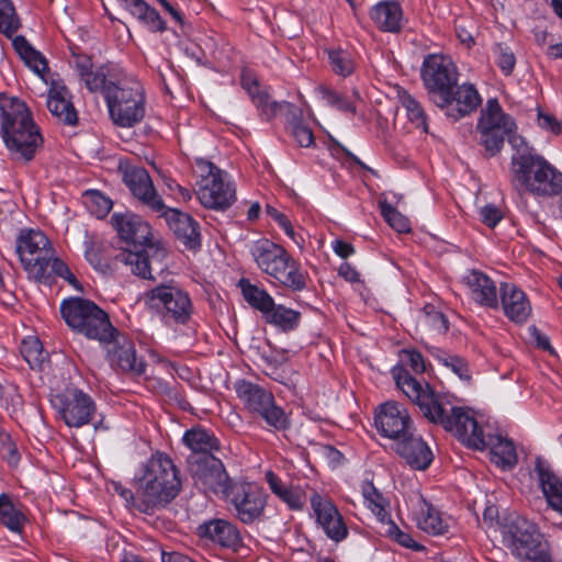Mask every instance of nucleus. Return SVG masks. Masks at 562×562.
Returning a JSON list of instances; mask_svg holds the SVG:
<instances>
[{"instance_id":"49","label":"nucleus","mask_w":562,"mask_h":562,"mask_svg":"<svg viewBox=\"0 0 562 562\" xmlns=\"http://www.w3.org/2000/svg\"><path fill=\"white\" fill-rule=\"evenodd\" d=\"M384 524L387 526L385 531L386 537L395 541L401 547L417 552L424 549V547L415 541L408 532L401 530L392 518H390L389 521H385Z\"/></svg>"},{"instance_id":"21","label":"nucleus","mask_w":562,"mask_h":562,"mask_svg":"<svg viewBox=\"0 0 562 562\" xmlns=\"http://www.w3.org/2000/svg\"><path fill=\"white\" fill-rule=\"evenodd\" d=\"M225 172L207 178L206 183L200 184L198 199L204 207L225 211L236 200L235 189L231 182L224 180Z\"/></svg>"},{"instance_id":"48","label":"nucleus","mask_w":562,"mask_h":562,"mask_svg":"<svg viewBox=\"0 0 562 562\" xmlns=\"http://www.w3.org/2000/svg\"><path fill=\"white\" fill-rule=\"evenodd\" d=\"M495 64L505 76H512L516 66V56L513 49L505 43H496L493 47Z\"/></svg>"},{"instance_id":"59","label":"nucleus","mask_w":562,"mask_h":562,"mask_svg":"<svg viewBox=\"0 0 562 562\" xmlns=\"http://www.w3.org/2000/svg\"><path fill=\"white\" fill-rule=\"evenodd\" d=\"M144 552H146L147 555H143V562H161L167 553L158 542L146 536H143V553Z\"/></svg>"},{"instance_id":"3","label":"nucleus","mask_w":562,"mask_h":562,"mask_svg":"<svg viewBox=\"0 0 562 562\" xmlns=\"http://www.w3.org/2000/svg\"><path fill=\"white\" fill-rule=\"evenodd\" d=\"M0 133L16 160L30 161L43 143L26 104L3 94L0 95Z\"/></svg>"},{"instance_id":"45","label":"nucleus","mask_w":562,"mask_h":562,"mask_svg":"<svg viewBox=\"0 0 562 562\" xmlns=\"http://www.w3.org/2000/svg\"><path fill=\"white\" fill-rule=\"evenodd\" d=\"M123 182L128 187L133 195L140 199V169L128 158H121L117 166Z\"/></svg>"},{"instance_id":"56","label":"nucleus","mask_w":562,"mask_h":562,"mask_svg":"<svg viewBox=\"0 0 562 562\" xmlns=\"http://www.w3.org/2000/svg\"><path fill=\"white\" fill-rule=\"evenodd\" d=\"M143 23L151 32H162L166 30V22L159 12L143 0Z\"/></svg>"},{"instance_id":"18","label":"nucleus","mask_w":562,"mask_h":562,"mask_svg":"<svg viewBox=\"0 0 562 562\" xmlns=\"http://www.w3.org/2000/svg\"><path fill=\"white\" fill-rule=\"evenodd\" d=\"M393 449L414 470L424 471L434 460L431 449L422 436L415 432V428L394 441Z\"/></svg>"},{"instance_id":"23","label":"nucleus","mask_w":562,"mask_h":562,"mask_svg":"<svg viewBox=\"0 0 562 562\" xmlns=\"http://www.w3.org/2000/svg\"><path fill=\"white\" fill-rule=\"evenodd\" d=\"M201 538L233 551H237L243 544V538L238 528L231 521L221 518L210 519L198 528Z\"/></svg>"},{"instance_id":"40","label":"nucleus","mask_w":562,"mask_h":562,"mask_svg":"<svg viewBox=\"0 0 562 562\" xmlns=\"http://www.w3.org/2000/svg\"><path fill=\"white\" fill-rule=\"evenodd\" d=\"M13 46L24 63L38 76L43 77L47 70L46 59L35 50L23 36L13 40Z\"/></svg>"},{"instance_id":"57","label":"nucleus","mask_w":562,"mask_h":562,"mask_svg":"<svg viewBox=\"0 0 562 562\" xmlns=\"http://www.w3.org/2000/svg\"><path fill=\"white\" fill-rule=\"evenodd\" d=\"M278 498L292 510H301L304 507V493L299 487L288 486L278 495Z\"/></svg>"},{"instance_id":"61","label":"nucleus","mask_w":562,"mask_h":562,"mask_svg":"<svg viewBox=\"0 0 562 562\" xmlns=\"http://www.w3.org/2000/svg\"><path fill=\"white\" fill-rule=\"evenodd\" d=\"M194 166L196 168V172L201 177L200 184L206 183L207 178H213V177H216L217 173L224 172L217 166H215L212 161H210L205 158H202V157H196L194 159Z\"/></svg>"},{"instance_id":"19","label":"nucleus","mask_w":562,"mask_h":562,"mask_svg":"<svg viewBox=\"0 0 562 562\" xmlns=\"http://www.w3.org/2000/svg\"><path fill=\"white\" fill-rule=\"evenodd\" d=\"M446 104H437L445 114L454 122L471 115L482 104V97L471 82H463L451 89V95Z\"/></svg>"},{"instance_id":"37","label":"nucleus","mask_w":562,"mask_h":562,"mask_svg":"<svg viewBox=\"0 0 562 562\" xmlns=\"http://www.w3.org/2000/svg\"><path fill=\"white\" fill-rule=\"evenodd\" d=\"M237 285L247 304L260 312L262 317L269 313L270 307H273L276 301L263 286L254 284L246 278H241Z\"/></svg>"},{"instance_id":"22","label":"nucleus","mask_w":562,"mask_h":562,"mask_svg":"<svg viewBox=\"0 0 562 562\" xmlns=\"http://www.w3.org/2000/svg\"><path fill=\"white\" fill-rule=\"evenodd\" d=\"M504 315L513 323L522 325L531 315V304L528 295L516 284L502 282L498 299Z\"/></svg>"},{"instance_id":"17","label":"nucleus","mask_w":562,"mask_h":562,"mask_svg":"<svg viewBox=\"0 0 562 562\" xmlns=\"http://www.w3.org/2000/svg\"><path fill=\"white\" fill-rule=\"evenodd\" d=\"M105 100L114 122L121 126H132L137 123L138 102L134 100V91L126 83L109 82L105 89Z\"/></svg>"},{"instance_id":"2","label":"nucleus","mask_w":562,"mask_h":562,"mask_svg":"<svg viewBox=\"0 0 562 562\" xmlns=\"http://www.w3.org/2000/svg\"><path fill=\"white\" fill-rule=\"evenodd\" d=\"M394 374L396 387L418 407L428 423L453 434L467 447L484 446L483 429L465 407L454 405L449 395L435 391L428 382H422L400 368Z\"/></svg>"},{"instance_id":"5","label":"nucleus","mask_w":562,"mask_h":562,"mask_svg":"<svg viewBox=\"0 0 562 562\" xmlns=\"http://www.w3.org/2000/svg\"><path fill=\"white\" fill-rule=\"evenodd\" d=\"M249 254L257 268L284 289L292 292L307 289L308 272L302 269L300 261L283 246L268 238H260L249 245Z\"/></svg>"},{"instance_id":"46","label":"nucleus","mask_w":562,"mask_h":562,"mask_svg":"<svg viewBox=\"0 0 562 562\" xmlns=\"http://www.w3.org/2000/svg\"><path fill=\"white\" fill-rule=\"evenodd\" d=\"M286 130L300 147L308 148L315 145L314 134L311 127L304 123L302 117L293 116L289 121Z\"/></svg>"},{"instance_id":"41","label":"nucleus","mask_w":562,"mask_h":562,"mask_svg":"<svg viewBox=\"0 0 562 562\" xmlns=\"http://www.w3.org/2000/svg\"><path fill=\"white\" fill-rule=\"evenodd\" d=\"M21 355L33 370L42 371L48 362V356L37 337L30 336L21 344Z\"/></svg>"},{"instance_id":"32","label":"nucleus","mask_w":562,"mask_h":562,"mask_svg":"<svg viewBox=\"0 0 562 562\" xmlns=\"http://www.w3.org/2000/svg\"><path fill=\"white\" fill-rule=\"evenodd\" d=\"M252 416L260 419L263 423L262 428L269 432H283L291 428L290 415L277 403L276 398H272Z\"/></svg>"},{"instance_id":"11","label":"nucleus","mask_w":562,"mask_h":562,"mask_svg":"<svg viewBox=\"0 0 562 562\" xmlns=\"http://www.w3.org/2000/svg\"><path fill=\"white\" fill-rule=\"evenodd\" d=\"M221 498L228 505L234 516L245 525H252L259 520L267 505L265 491L244 477H235Z\"/></svg>"},{"instance_id":"31","label":"nucleus","mask_w":562,"mask_h":562,"mask_svg":"<svg viewBox=\"0 0 562 562\" xmlns=\"http://www.w3.org/2000/svg\"><path fill=\"white\" fill-rule=\"evenodd\" d=\"M484 446L475 448L476 450L491 449L494 462L502 469H512L517 463V453L512 440L501 436H485L483 434Z\"/></svg>"},{"instance_id":"9","label":"nucleus","mask_w":562,"mask_h":562,"mask_svg":"<svg viewBox=\"0 0 562 562\" xmlns=\"http://www.w3.org/2000/svg\"><path fill=\"white\" fill-rule=\"evenodd\" d=\"M143 300L147 308L157 314L167 326L187 325L193 313L189 293L172 282H160L146 289Z\"/></svg>"},{"instance_id":"16","label":"nucleus","mask_w":562,"mask_h":562,"mask_svg":"<svg viewBox=\"0 0 562 562\" xmlns=\"http://www.w3.org/2000/svg\"><path fill=\"white\" fill-rule=\"evenodd\" d=\"M310 503L317 524L330 540L340 542L348 537L349 532L345 520L329 497L313 492Z\"/></svg>"},{"instance_id":"34","label":"nucleus","mask_w":562,"mask_h":562,"mask_svg":"<svg viewBox=\"0 0 562 562\" xmlns=\"http://www.w3.org/2000/svg\"><path fill=\"white\" fill-rule=\"evenodd\" d=\"M262 319L266 324L282 333H291L299 328L302 314L296 310L274 302L273 307H270L269 313H266Z\"/></svg>"},{"instance_id":"62","label":"nucleus","mask_w":562,"mask_h":562,"mask_svg":"<svg viewBox=\"0 0 562 562\" xmlns=\"http://www.w3.org/2000/svg\"><path fill=\"white\" fill-rule=\"evenodd\" d=\"M480 218L487 227L494 228L503 220V213L496 205L486 204L480 210Z\"/></svg>"},{"instance_id":"15","label":"nucleus","mask_w":562,"mask_h":562,"mask_svg":"<svg viewBox=\"0 0 562 562\" xmlns=\"http://www.w3.org/2000/svg\"><path fill=\"white\" fill-rule=\"evenodd\" d=\"M55 406L69 427H81L88 424L94 413V403L89 395L80 390H67L56 396Z\"/></svg>"},{"instance_id":"26","label":"nucleus","mask_w":562,"mask_h":562,"mask_svg":"<svg viewBox=\"0 0 562 562\" xmlns=\"http://www.w3.org/2000/svg\"><path fill=\"white\" fill-rule=\"evenodd\" d=\"M369 16L376 29L383 33L397 34L404 27V11L396 0H381L369 11Z\"/></svg>"},{"instance_id":"14","label":"nucleus","mask_w":562,"mask_h":562,"mask_svg":"<svg viewBox=\"0 0 562 562\" xmlns=\"http://www.w3.org/2000/svg\"><path fill=\"white\" fill-rule=\"evenodd\" d=\"M374 425L382 437L391 439L393 442L414 429L408 411L394 401L385 402L378 407Z\"/></svg>"},{"instance_id":"24","label":"nucleus","mask_w":562,"mask_h":562,"mask_svg":"<svg viewBox=\"0 0 562 562\" xmlns=\"http://www.w3.org/2000/svg\"><path fill=\"white\" fill-rule=\"evenodd\" d=\"M535 472L548 507L562 516V477L553 470L548 460L537 457Z\"/></svg>"},{"instance_id":"64","label":"nucleus","mask_w":562,"mask_h":562,"mask_svg":"<svg viewBox=\"0 0 562 562\" xmlns=\"http://www.w3.org/2000/svg\"><path fill=\"white\" fill-rule=\"evenodd\" d=\"M331 248L341 259H347L356 252L353 245L342 239H335L331 243Z\"/></svg>"},{"instance_id":"29","label":"nucleus","mask_w":562,"mask_h":562,"mask_svg":"<svg viewBox=\"0 0 562 562\" xmlns=\"http://www.w3.org/2000/svg\"><path fill=\"white\" fill-rule=\"evenodd\" d=\"M234 391L250 415H254L274 398L270 391L246 379L237 380L234 383Z\"/></svg>"},{"instance_id":"51","label":"nucleus","mask_w":562,"mask_h":562,"mask_svg":"<svg viewBox=\"0 0 562 562\" xmlns=\"http://www.w3.org/2000/svg\"><path fill=\"white\" fill-rule=\"evenodd\" d=\"M437 359L440 363L457 374L461 380H470L471 375L469 364L462 357L442 352L437 357Z\"/></svg>"},{"instance_id":"28","label":"nucleus","mask_w":562,"mask_h":562,"mask_svg":"<svg viewBox=\"0 0 562 562\" xmlns=\"http://www.w3.org/2000/svg\"><path fill=\"white\" fill-rule=\"evenodd\" d=\"M103 345L106 347V357L112 367L135 375L139 374L140 369L136 367V350L130 340L120 337L116 330L111 342Z\"/></svg>"},{"instance_id":"8","label":"nucleus","mask_w":562,"mask_h":562,"mask_svg":"<svg viewBox=\"0 0 562 562\" xmlns=\"http://www.w3.org/2000/svg\"><path fill=\"white\" fill-rule=\"evenodd\" d=\"M503 536L519 561L552 562L548 541L538 526L525 517H510L504 526Z\"/></svg>"},{"instance_id":"42","label":"nucleus","mask_w":562,"mask_h":562,"mask_svg":"<svg viewBox=\"0 0 562 562\" xmlns=\"http://www.w3.org/2000/svg\"><path fill=\"white\" fill-rule=\"evenodd\" d=\"M0 519L13 532H21L26 521L24 514L13 504L7 494L0 495Z\"/></svg>"},{"instance_id":"27","label":"nucleus","mask_w":562,"mask_h":562,"mask_svg":"<svg viewBox=\"0 0 562 562\" xmlns=\"http://www.w3.org/2000/svg\"><path fill=\"white\" fill-rule=\"evenodd\" d=\"M165 220L177 239L180 240L187 249L198 250L201 248L202 238L200 224L190 214L173 209Z\"/></svg>"},{"instance_id":"43","label":"nucleus","mask_w":562,"mask_h":562,"mask_svg":"<svg viewBox=\"0 0 562 562\" xmlns=\"http://www.w3.org/2000/svg\"><path fill=\"white\" fill-rule=\"evenodd\" d=\"M398 99L402 106L406 111L408 120L417 127L422 128L425 133L428 132V117L427 114L417 99L406 90L398 93Z\"/></svg>"},{"instance_id":"1","label":"nucleus","mask_w":562,"mask_h":562,"mask_svg":"<svg viewBox=\"0 0 562 562\" xmlns=\"http://www.w3.org/2000/svg\"><path fill=\"white\" fill-rule=\"evenodd\" d=\"M475 128L486 157L498 155L505 140L513 147L512 182L517 190L536 198L562 195V171L528 147L525 138L517 134L514 117L503 110L496 98L486 101Z\"/></svg>"},{"instance_id":"13","label":"nucleus","mask_w":562,"mask_h":562,"mask_svg":"<svg viewBox=\"0 0 562 562\" xmlns=\"http://www.w3.org/2000/svg\"><path fill=\"white\" fill-rule=\"evenodd\" d=\"M188 471L199 490L204 494L218 497H222L235 481V477L229 476L223 461L216 456L189 462Z\"/></svg>"},{"instance_id":"53","label":"nucleus","mask_w":562,"mask_h":562,"mask_svg":"<svg viewBox=\"0 0 562 562\" xmlns=\"http://www.w3.org/2000/svg\"><path fill=\"white\" fill-rule=\"evenodd\" d=\"M427 325L438 334H446L449 330L448 317L435 305L427 304L424 307Z\"/></svg>"},{"instance_id":"6","label":"nucleus","mask_w":562,"mask_h":562,"mask_svg":"<svg viewBox=\"0 0 562 562\" xmlns=\"http://www.w3.org/2000/svg\"><path fill=\"white\" fill-rule=\"evenodd\" d=\"M181 487L179 470L172 459L157 451L143 468V513L166 507L179 495Z\"/></svg>"},{"instance_id":"44","label":"nucleus","mask_w":562,"mask_h":562,"mask_svg":"<svg viewBox=\"0 0 562 562\" xmlns=\"http://www.w3.org/2000/svg\"><path fill=\"white\" fill-rule=\"evenodd\" d=\"M398 368L411 375L412 373L409 372V370L415 374H423L427 370V362L422 352H419L418 350L403 349L400 352V362L391 369V374L394 381V371H396Z\"/></svg>"},{"instance_id":"58","label":"nucleus","mask_w":562,"mask_h":562,"mask_svg":"<svg viewBox=\"0 0 562 562\" xmlns=\"http://www.w3.org/2000/svg\"><path fill=\"white\" fill-rule=\"evenodd\" d=\"M255 106L258 109L260 116L266 121L272 120L277 115L280 108L277 101L270 100L268 93L266 95L256 97Z\"/></svg>"},{"instance_id":"35","label":"nucleus","mask_w":562,"mask_h":562,"mask_svg":"<svg viewBox=\"0 0 562 562\" xmlns=\"http://www.w3.org/2000/svg\"><path fill=\"white\" fill-rule=\"evenodd\" d=\"M420 530L431 536H443L449 532V519L432 504L424 501L417 518Z\"/></svg>"},{"instance_id":"7","label":"nucleus","mask_w":562,"mask_h":562,"mask_svg":"<svg viewBox=\"0 0 562 562\" xmlns=\"http://www.w3.org/2000/svg\"><path fill=\"white\" fill-rule=\"evenodd\" d=\"M60 313L67 325L75 331L101 344H110L116 335L109 315L92 301L72 297L60 306Z\"/></svg>"},{"instance_id":"63","label":"nucleus","mask_w":562,"mask_h":562,"mask_svg":"<svg viewBox=\"0 0 562 562\" xmlns=\"http://www.w3.org/2000/svg\"><path fill=\"white\" fill-rule=\"evenodd\" d=\"M529 330L533 344L538 349L547 351L551 356H558L555 349L551 345L550 338L546 334L536 326H531Z\"/></svg>"},{"instance_id":"25","label":"nucleus","mask_w":562,"mask_h":562,"mask_svg":"<svg viewBox=\"0 0 562 562\" xmlns=\"http://www.w3.org/2000/svg\"><path fill=\"white\" fill-rule=\"evenodd\" d=\"M464 283L471 290V297L480 306L497 310L499 306L498 291L495 282L481 270H469L463 277Z\"/></svg>"},{"instance_id":"20","label":"nucleus","mask_w":562,"mask_h":562,"mask_svg":"<svg viewBox=\"0 0 562 562\" xmlns=\"http://www.w3.org/2000/svg\"><path fill=\"white\" fill-rule=\"evenodd\" d=\"M181 443L190 450L187 464L193 460L215 456L222 449L221 440L214 431L202 425H194L187 429L182 435Z\"/></svg>"},{"instance_id":"10","label":"nucleus","mask_w":562,"mask_h":562,"mask_svg":"<svg viewBox=\"0 0 562 562\" xmlns=\"http://www.w3.org/2000/svg\"><path fill=\"white\" fill-rule=\"evenodd\" d=\"M420 78L434 103L446 104L457 87L459 71L449 56L429 54L423 60Z\"/></svg>"},{"instance_id":"36","label":"nucleus","mask_w":562,"mask_h":562,"mask_svg":"<svg viewBox=\"0 0 562 562\" xmlns=\"http://www.w3.org/2000/svg\"><path fill=\"white\" fill-rule=\"evenodd\" d=\"M361 493L364 506L375 516L381 524L389 521L391 517L390 502L383 493L375 487L372 481L364 480L361 484Z\"/></svg>"},{"instance_id":"38","label":"nucleus","mask_w":562,"mask_h":562,"mask_svg":"<svg viewBox=\"0 0 562 562\" xmlns=\"http://www.w3.org/2000/svg\"><path fill=\"white\" fill-rule=\"evenodd\" d=\"M143 206H146L150 212L157 214L158 217L166 218L173 207H169L162 196L158 193L153 178L149 172L143 168Z\"/></svg>"},{"instance_id":"39","label":"nucleus","mask_w":562,"mask_h":562,"mask_svg":"<svg viewBox=\"0 0 562 562\" xmlns=\"http://www.w3.org/2000/svg\"><path fill=\"white\" fill-rule=\"evenodd\" d=\"M328 63L333 72L339 77L347 78L356 69V55L353 52L341 47L326 49Z\"/></svg>"},{"instance_id":"47","label":"nucleus","mask_w":562,"mask_h":562,"mask_svg":"<svg viewBox=\"0 0 562 562\" xmlns=\"http://www.w3.org/2000/svg\"><path fill=\"white\" fill-rule=\"evenodd\" d=\"M85 203L97 218L105 217L112 210L113 202L100 191H88L85 194Z\"/></svg>"},{"instance_id":"4","label":"nucleus","mask_w":562,"mask_h":562,"mask_svg":"<svg viewBox=\"0 0 562 562\" xmlns=\"http://www.w3.org/2000/svg\"><path fill=\"white\" fill-rule=\"evenodd\" d=\"M16 252L29 277L41 283H48L53 277H60L80 290V284L67 265L55 257L48 238L40 231L21 232L16 240Z\"/></svg>"},{"instance_id":"12","label":"nucleus","mask_w":562,"mask_h":562,"mask_svg":"<svg viewBox=\"0 0 562 562\" xmlns=\"http://www.w3.org/2000/svg\"><path fill=\"white\" fill-rule=\"evenodd\" d=\"M111 223L117 233L121 244L115 260L128 266L135 276L140 274V243L138 241V231L140 228L139 216L128 211L114 213L111 216Z\"/></svg>"},{"instance_id":"60","label":"nucleus","mask_w":562,"mask_h":562,"mask_svg":"<svg viewBox=\"0 0 562 562\" xmlns=\"http://www.w3.org/2000/svg\"><path fill=\"white\" fill-rule=\"evenodd\" d=\"M81 79L91 92L102 91L105 94V89H108L109 83L106 82L105 74L101 68L91 70Z\"/></svg>"},{"instance_id":"30","label":"nucleus","mask_w":562,"mask_h":562,"mask_svg":"<svg viewBox=\"0 0 562 562\" xmlns=\"http://www.w3.org/2000/svg\"><path fill=\"white\" fill-rule=\"evenodd\" d=\"M49 112L60 122L75 125L78 121L77 111L68 99V90L64 86H53L47 97Z\"/></svg>"},{"instance_id":"33","label":"nucleus","mask_w":562,"mask_h":562,"mask_svg":"<svg viewBox=\"0 0 562 562\" xmlns=\"http://www.w3.org/2000/svg\"><path fill=\"white\" fill-rule=\"evenodd\" d=\"M143 280L155 281L153 274L151 260L159 265V271L162 272L165 267L162 260L166 258L167 250L164 243L155 238V236L148 232L143 236Z\"/></svg>"},{"instance_id":"50","label":"nucleus","mask_w":562,"mask_h":562,"mask_svg":"<svg viewBox=\"0 0 562 562\" xmlns=\"http://www.w3.org/2000/svg\"><path fill=\"white\" fill-rule=\"evenodd\" d=\"M20 27L15 10L9 0H0V31L11 36Z\"/></svg>"},{"instance_id":"55","label":"nucleus","mask_w":562,"mask_h":562,"mask_svg":"<svg viewBox=\"0 0 562 562\" xmlns=\"http://www.w3.org/2000/svg\"><path fill=\"white\" fill-rule=\"evenodd\" d=\"M266 213L277 223V225L290 239H292L295 244H299L292 223L284 213L278 211L276 207L269 204L266 206Z\"/></svg>"},{"instance_id":"54","label":"nucleus","mask_w":562,"mask_h":562,"mask_svg":"<svg viewBox=\"0 0 562 562\" xmlns=\"http://www.w3.org/2000/svg\"><path fill=\"white\" fill-rule=\"evenodd\" d=\"M381 213L389 225L397 231L398 233H405L409 231V224L405 216H403L394 206L391 204H382Z\"/></svg>"},{"instance_id":"52","label":"nucleus","mask_w":562,"mask_h":562,"mask_svg":"<svg viewBox=\"0 0 562 562\" xmlns=\"http://www.w3.org/2000/svg\"><path fill=\"white\" fill-rule=\"evenodd\" d=\"M321 94L322 99L331 108H335L341 112L345 113H355L356 108L353 103L348 100L347 97L340 94L339 92L328 88V87H322L321 88Z\"/></svg>"}]
</instances>
